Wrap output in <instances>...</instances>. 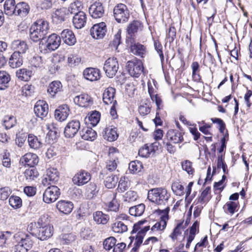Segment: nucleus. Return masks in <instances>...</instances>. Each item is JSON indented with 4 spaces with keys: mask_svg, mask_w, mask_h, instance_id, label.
<instances>
[{
    "mask_svg": "<svg viewBox=\"0 0 252 252\" xmlns=\"http://www.w3.org/2000/svg\"><path fill=\"white\" fill-rule=\"evenodd\" d=\"M49 31V23L44 19L36 20L30 29V37L33 42L43 40Z\"/></svg>",
    "mask_w": 252,
    "mask_h": 252,
    "instance_id": "nucleus-1",
    "label": "nucleus"
},
{
    "mask_svg": "<svg viewBox=\"0 0 252 252\" xmlns=\"http://www.w3.org/2000/svg\"><path fill=\"white\" fill-rule=\"evenodd\" d=\"M31 235L19 232L14 235V239L17 243L13 248L14 252H28L31 249L33 244Z\"/></svg>",
    "mask_w": 252,
    "mask_h": 252,
    "instance_id": "nucleus-2",
    "label": "nucleus"
},
{
    "mask_svg": "<svg viewBox=\"0 0 252 252\" xmlns=\"http://www.w3.org/2000/svg\"><path fill=\"white\" fill-rule=\"evenodd\" d=\"M170 197V193L166 189L157 188L150 189L148 191V199L158 205H165Z\"/></svg>",
    "mask_w": 252,
    "mask_h": 252,
    "instance_id": "nucleus-3",
    "label": "nucleus"
},
{
    "mask_svg": "<svg viewBox=\"0 0 252 252\" xmlns=\"http://www.w3.org/2000/svg\"><path fill=\"white\" fill-rule=\"evenodd\" d=\"M61 43V37L56 34L53 33L49 35L47 39L41 40L39 43L40 51L46 53L57 49Z\"/></svg>",
    "mask_w": 252,
    "mask_h": 252,
    "instance_id": "nucleus-4",
    "label": "nucleus"
},
{
    "mask_svg": "<svg viewBox=\"0 0 252 252\" xmlns=\"http://www.w3.org/2000/svg\"><path fill=\"white\" fill-rule=\"evenodd\" d=\"M45 216L41 217L38 221L39 226L37 236L41 240H45L51 237L53 233V226L43 221Z\"/></svg>",
    "mask_w": 252,
    "mask_h": 252,
    "instance_id": "nucleus-5",
    "label": "nucleus"
},
{
    "mask_svg": "<svg viewBox=\"0 0 252 252\" xmlns=\"http://www.w3.org/2000/svg\"><path fill=\"white\" fill-rule=\"evenodd\" d=\"M113 16L118 23H126L129 18V11L125 4L119 3L113 8Z\"/></svg>",
    "mask_w": 252,
    "mask_h": 252,
    "instance_id": "nucleus-6",
    "label": "nucleus"
},
{
    "mask_svg": "<svg viewBox=\"0 0 252 252\" xmlns=\"http://www.w3.org/2000/svg\"><path fill=\"white\" fill-rule=\"evenodd\" d=\"M60 189L55 186L48 187L43 194V200L46 203H50L56 201L60 195Z\"/></svg>",
    "mask_w": 252,
    "mask_h": 252,
    "instance_id": "nucleus-7",
    "label": "nucleus"
},
{
    "mask_svg": "<svg viewBox=\"0 0 252 252\" xmlns=\"http://www.w3.org/2000/svg\"><path fill=\"white\" fill-rule=\"evenodd\" d=\"M119 68L117 60L115 57L108 58L105 62L103 69L109 78H112L117 73Z\"/></svg>",
    "mask_w": 252,
    "mask_h": 252,
    "instance_id": "nucleus-8",
    "label": "nucleus"
},
{
    "mask_svg": "<svg viewBox=\"0 0 252 252\" xmlns=\"http://www.w3.org/2000/svg\"><path fill=\"white\" fill-rule=\"evenodd\" d=\"M126 69L129 74L134 77H138L143 72L144 67L140 60L128 61L127 63Z\"/></svg>",
    "mask_w": 252,
    "mask_h": 252,
    "instance_id": "nucleus-9",
    "label": "nucleus"
},
{
    "mask_svg": "<svg viewBox=\"0 0 252 252\" xmlns=\"http://www.w3.org/2000/svg\"><path fill=\"white\" fill-rule=\"evenodd\" d=\"M142 24L138 20H134L129 24L126 28V42H131L134 40L135 34L138 31L142 30Z\"/></svg>",
    "mask_w": 252,
    "mask_h": 252,
    "instance_id": "nucleus-10",
    "label": "nucleus"
},
{
    "mask_svg": "<svg viewBox=\"0 0 252 252\" xmlns=\"http://www.w3.org/2000/svg\"><path fill=\"white\" fill-rule=\"evenodd\" d=\"M80 128V122L78 120H72L69 122L64 129V136L72 138L78 133Z\"/></svg>",
    "mask_w": 252,
    "mask_h": 252,
    "instance_id": "nucleus-11",
    "label": "nucleus"
},
{
    "mask_svg": "<svg viewBox=\"0 0 252 252\" xmlns=\"http://www.w3.org/2000/svg\"><path fill=\"white\" fill-rule=\"evenodd\" d=\"M126 43L127 46L129 47L130 52L133 54L141 58L145 57L147 50L144 45L138 42L136 43L135 39L131 42H126Z\"/></svg>",
    "mask_w": 252,
    "mask_h": 252,
    "instance_id": "nucleus-12",
    "label": "nucleus"
},
{
    "mask_svg": "<svg viewBox=\"0 0 252 252\" xmlns=\"http://www.w3.org/2000/svg\"><path fill=\"white\" fill-rule=\"evenodd\" d=\"M159 144L156 142L150 144H147L141 147L138 151V155L143 158H148L154 155L155 152L158 150Z\"/></svg>",
    "mask_w": 252,
    "mask_h": 252,
    "instance_id": "nucleus-13",
    "label": "nucleus"
},
{
    "mask_svg": "<svg viewBox=\"0 0 252 252\" xmlns=\"http://www.w3.org/2000/svg\"><path fill=\"white\" fill-rule=\"evenodd\" d=\"M106 31V24L104 22L94 24L90 30L91 35L95 39L103 38Z\"/></svg>",
    "mask_w": 252,
    "mask_h": 252,
    "instance_id": "nucleus-14",
    "label": "nucleus"
},
{
    "mask_svg": "<svg viewBox=\"0 0 252 252\" xmlns=\"http://www.w3.org/2000/svg\"><path fill=\"white\" fill-rule=\"evenodd\" d=\"M59 179V172L57 169L50 168L46 170L45 177L42 180V184L46 186L49 184L54 183Z\"/></svg>",
    "mask_w": 252,
    "mask_h": 252,
    "instance_id": "nucleus-15",
    "label": "nucleus"
},
{
    "mask_svg": "<svg viewBox=\"0 0 252 252\" xmlns=\"http://www.w3.org/2000/svg\"><path fill=\"white\" fill-rule=\"evenodd\" d=\"M34 112L37 117L43 119L48 114V104L42 100L37 101L34 107Z\"/></svg>",
    "mask_w": 252,
    "mask_h": 252,
    "instance_id": "nucleus-16",
    "label": "nucleus"
},
{
    "mask_svg": "<svg viewBox=\"0 0 252 252\" xmlns=\"http://www.w3.org/2000/svg\"><path fill=\"white\" fill-rule=\"evenodd\" d=\"M91 179V176L88 172L83 170L76 173L72 178V181L75 185L83 186Z\"/></svg>",
    "mask_w": 252,
    "mask_h": 252,
    "instance_id": "nucleus-17",
    "label": "nucleus"
},
{
    "mask_svg": "<svg viewBox=\"0 0 252 252\" xmlns=\"http://www.w3.org/2000/svg\"><path fill=\"white\" fill-rule=\"evenodd\" d=\"M90 15L94 19L101 17L104 12L102 4L99 2H95L92 4L89 9Z\"/></svg>",
    "mask_w": 252,
    "mask_h": 252,
    "instance_id": "nucleus-18",
    "label": "nucleus"
},
{
    "mask_svg": "<svg viewBox=\"0 0 252 252\" xmlns=\"http://www.w3.org/2000/svg\"><path fill=\"white\" fill-rule=\"evenodd\" d=\"M84 78L90 81H95L100 78V71L97 68L89 67L86 68L83 71Z\"/></svg>",
    "mask_w": 252,
    "mask_h": 252,
    "instance_id": "nucleus-19",
    "label": "nucleus"
},
{
    "mask_svg": "<svg viewBox=\"0 0 252 252\" xmlns=\"http://www.w3.org/2000/svg\"><path fill=\"white\" fill-rule=\"evenodd\" d=\"M70 113L68 106L66 104H63L60 106L55 112V118L57 120L60 122L65 120L68 117Z\"/></svg>",
    "mask_w": 252,
    "mask_h": 252,
    "instance_id": "nucleus-20",
    "label": "nucleus"
},
{
    "mask_svg": "<svg viewBox=\"0 0 252 252\" xmlns=\"http://www.w3.org/2000/svg\"><path fill=\"white\" fill-rule=\"evenodd\" d=\"M74 103L80 107H87L90 106L93 101L91 97L86 94H82L74 98Z\"/></svg>",
    "mask_w": 252,
    "mask_h": 252,
    "instance_id": "nucleus-21",
    "label": "nucleus"
},
{
    "mask_svg": "<svg viewBox=\"0 0 252 252\" xmlns=\"http://www.w3.org/2000/svg\"><path fill=\"white\" fill-rule=\"evenodd\" d=\"M20 162L31 167L37 165L39 162L38 156L33 153H29L23 156L20 159Z\"/></svg>",
    "mask_w": 252,
    "mask_h": 252,
    "instance_id": "nucleus-22",
    "label": "nucleus"
},
{
    "mask_svg": "<svg viewBox=\"0 0 252 252\" xmlns=\"http://www.w3.org/2000/svg\"><path fill=\"white\" fill-rule=\"evenodd\" d=\"M56 208L61 213L67 215L71 212L73 204L71 201L61 200L57 203Z\"/></svg>",
    "mask_w": 252,
    "mask_h": 252,
    "instance_id": "nucleus-23",
    "label": "nucleus"
},
{
    "mask_svg": "<svg viewBox=\"0 0 252 252\" xmlns=\"http://www.w3.org/2000/svg\"><path fill=\"white\" fill-rule=\"evenodd\" d=\"M166 137L168 141L174 144L180 143L183 141L182 133L176 129H169L166 133Z\"/></svg>",
    "mask_w": 252,
    "mask_h": 252,
    "instance_id": "nucleus-24",
    "label": "nucleus"
},
{
    "mask_svg": "<svg viewBox=\"0 0 252 252\" xmlns=\"http://www.w3.org/2000/svg\"><path fill=\"white\" fill-rule=\"evenodd\" d=\"M60 37L65 43L69 46L73 45L76 42L74 33L69 29H65L62 31Z\"/></svg>",
    "mask_w": 252,
    "mask_h": 252,
    "instance_id": "nucleus-25",
    "label": "nucleus"
},
{
    "mask_svg": "<svg viewBox=\"0 0 252 252\" xmlns=\"http://www.w3.org/2000/svg\"><path fill=\"white\" fill-rule=\"evenodd\" d=\"M73 24L75 28L80 29L84 27L86 22V15L83 11L76 13L72 19Z\"/></svg>",
    "mask_w": 252,
    "mask_h": 252,
    "instance_id": "nucleus-26",
    "label": "nucleus"
},
{
    "mask_svg": "<svg viewBox=\"0 0 252 252\" xmlns=\"http://www.w3.org/2000/svg\"><path fill=\"white\" fill-rule=\"evenodd\" d=\"M169 209L167 211L162 210V212H164V214L160 217V220L156 222L152 227L151 230L153 231L158 230H164L167 225V221L168 220V213Z\"/></svg>",
    "mask_w": 252,
    "mask_h": 252,
    "instance_id": "nucleus-27",
    "label": "nucleus"
},
{
    "mask_svg": "<svg viewBox=\"0 0 252 252\" xmlns=\"http://www.w3.org/2000/svg\"><path fill=\"white\" fill-rule=\"evenodd\" d=\"M11 48L19 54L23 55L28 49V46L25 41L16 40L13 41L11 43Z\"/></svg>",
    "mask_w": 252,
    "mask_h": 252,
    "instance_id": "nucleus-28",
    "label": "nucleus"
},
{
    "mask_svg": "<svg viewBox=\"0 0 252 252\" xmlns=\"http://www.w3.org/2000/svg\"><path fill=\"white\" fill-rule=\"evenodd\" d=\"M115 94V89L112 87L107 88L104 92L103 94V100L106 104H109L116 103V101L114 100V96Z\"/></svg>",
    "mask_w": 252,
    "mask_h": 252,
    "instance_id": "nucleus-29",
    "label": "nucleus"
},
{
    "mask_svg": "<svg viewBox=\"0 0 252 252\" xmlns=\"http://www.w3.org/2000/svg\"><path fill=\"white\" fill-rule=\"evenodd\" d=\"M104 138L109 141H115L118 137L116 128L112 127H106L102 132Z\"/></svg>",
    "mask_w": 252,
    "mask_h": 252,
    "instance_id": "nucleus-30",
    "label": "nucleus"
},
{
    "mask_svg": "<svg viewBox=\"0 0 252 252\" xmlns=\"http://www.w3.org/2000/svg\"><path fill=\"white\" fill-rule=\"evenodd\" d=\"M23 63V55L17 52H14L9 58V64L12 68H17L22 65Z\"/></svg>",
    "mask_w": 252,
    "mask_h": 252,
    "instance_id": "nucleus-31",
    "label": "nucleus"
},
{
    "mask_svg": "<svg viewBox=\"0 0 252 252\" xmlns=\"http://www.w3.org/2000/svg\"><path fill=\"white\" fill-rule=\"evenodd\" d=\"M149 230V226L145 227L140 231L136 235L134 247L132 249L130 252H137V249L140 246L143 242V238L146 233Z\"/></svg>",
    "mask_w": 252,
    "mask_h": 252,
    "instance_id": "nucleus-32",
    "label": "nucleus"
},
{
    "mask_svg": "<svg viewBox=\"0 0 252 252\" xmlns=\"http://www.w3.org/2000/svg\"><path fill=\"white\" fill-rule=\"evenodd\" d=\"M15 15H20L21 16H26L30 10L29 5L25 2H19L16 5Z\"/></svg>",
    "mask_w": 252,
    "mask_h": 252,
    "instance_id": "nucleus-33",
    "label": "nucleus"
},
{
    "mask_svg": "<svg viewBox=\"0 0 252 252\" xmlns=\"http://www.w3.org/2000/svg\"><path fill=\"white\" fill-rule=\"evenodd\" d=\"M62 84L59 81L52 82L49 85L47 92L52 96H54L58 92H61L62 89Z\"/></svg>",
    "mask_w": 252,
    "mask_h": 252,
    "instance_id": "nucleus-34",
    "label": "nucleus"
},
{
    "mask_svg": "<svg viewBox=\"0 0 252 252\" xmlns=\"http://www.w3.org/2000/svg\"><path fill=\"white\" fill-rule=\"evenodd\" d=\"M32 75V72L26 68L19 69L16 71V76L21 81H28Z\"/></svg>",
    "mask_w": 252,
    "mask_h": 252,
    "instance_id": "nucleus-35",
    "label": "nucleus"
},
{
    "mask_svg": "<svg viewBox=\"0 0 252 252\" xmlns=\"http://www.w3.org/2000/svg\"><path fill=\"white\" fill-rule=\"evenodd\" d=\"M98 192L96 185L94 183H91L87 186L86 189V195L88 199H92L95 197Z\"/></svg>",
    "mask_w": 252,
    "mask_h": 252,
    "instance_id": "nucleus-36",
    "label": "nucleus"
},
{
    "mask_svg": "<svg viewBox=\"0 0 252 252\" xmlns=\"http://www.w3.org/2000/svg\"><path fill=\"white\" fill-rule=\"evenodd\" d=\"M82 137L85 140L93 141L96 136V132L92 128L87 127L86 129H84L81 133Z\"/></svg>",
    "mask_w": 252,
    "mask_h": 252,
    "instance_id": "nucleus-37",
    "label": "nucleus"
},
{
    "mask_svg": "<svg viewBox=\"0 0 252 252\" xmlns=\"http://www.w3.org/2000/svg\"><path fill=\"white\" fill-rule=\"evenodd\" d=\"M93 217L94 220L98 224H106L109 219L108 215L101 211H97L94 213Z\"/></svg>",
    "mask_w": 252,
    "mask_h": 252,
    "instance_id": "nucleus-38",
    "label": "nucleus"
},
{
    "mask_svg": "<svg viewBox=\"0 0 252 252\" xmlns=\"http://www.w3.org/2000/svg\"><path fill=\"white\" fill-rule=\"evenodd\" d=\"M10 80L9 74L5 71H0V90H4Z\"/></svg>",
    "mask_w": 252,
    "mask_h": 252,
    "instance_id": "nucleus-39",
    "label": "nucleus"
},
{
    "mask_svg": "<svg viewBox=\"0 0 252 252\" xmlns=\"http://www.w3.org/2000/svg\"><path fill=\"white\" fill-rule=\"evenodd\" d=\"M183 222L184 221H182L177 223L172 233L170 234L169 237L172 239V241L177 240L178 237L182 234V231L184 229Z\"/></svg>",
    "mask_w": 252,
    "mask_h": 252,
    "instance_id": "nucleus-40",
    "label": "nucleus"
},
{
    "mask_svg": "<svg viewBox=\"0 0 252 252\" xmlns=\"http://www.w3.org/2000/svg\"><path fill=\"white\" fill-rule=\"evenodd\" d=\"M28 142L31 148L38 149L42 146V142L38 138L32 134H29Z\"/></svg>",
    "mask_w": 252,
    "mask_h": 252,
    "instance_id": "nucleus-41",
    "label": "nucleus"
},
{
    "mask_svg": "<svg viewBox=\"0 0 252 252\" xmlns=\"http://www.w3.org/2000/svg\"><path fill=\"white\" fill-rule=\"evenodd\" d=\"M16 5L14 0H6L4 4V12L7 15L15 14Z\"/></svg>",
    "mask_w": 252,
    "mask_h": 252,
    "instance_id": "nucleus-42",
    "label": "nucleus"
},
{
    "mask_svg": "<svg viewBox=\"0 0 252 252\" xmlns=\"http://www.w3.org/2000/svg\"><path fill=\"white\" fill-rule=\"evenodd\" d=\"M38 172L35 168L27 169L24 172V177L28 182L34 180L38 177Z\"/></svg>",
    "mask_w": 252,
    "mask_h": 252,
    "instance_id": "nucleus-43",
    "label": "nucleus"
},
{
    "mask_svg": "<svg viewBox=\"0 0 252 252\" xmlns=\"http://www.w3.org/2000/svg\"><path fill=\"white\" fill-rule=\"evenodd\" d=\"M119 178L116 175H111L107 176L104 180V185L108 189L114 188L118 182Z\"/></svg>",
    "mask_w": 252,
    "mask_h": 252,
    "instance_id": "nucleus-44",
    "label": "nucleus"
},
{
    "mask_svg": "<svg viewBox=\"0 0 252 252\" xmlns=\"http://www.w3.org/2000/svg\"><path fill=\"white\" fill-rule=\"evenodd\" d=\"M112 229L115 233H122L127 230V227L123 222L118 220L113 224Z\"/></svg>",
    "mask_w": 252,
    "mask_h": 252,
    "instance_id": "nucleus-45",
    "label": "nucleus"
},
{
    "mask_svg": "<svg viewBox=\"0 0 252 252\" xmlns=\"http://www.w3.org/2000/svg\"><path fill=\"white\" fill-rule=\"evenodd\" d=\"M144 210L145 205L142 203L130 207L129 209V213L132 216L135 217L140 216L143 214Z\"/></svg>",
    "mask_w": 252,
    "mask_h": 252,
    "instance_id": "nucleus-46",
    "label": "nucleus"
},
{
    "mask_svg": "<svg viewBox=\"0 0 252 252\" xmlns=\"http://www.w3.org/2000/svg\"><path fill=\"white\" fill-rule=\"evenodd\" d=\"M238 202L236 201H228L223 207L225 212L233 215L238 208Z\"/></svg>",
    "mask_w": 252,
    "mask_h": 252,
    "instance_id": "nucleus-47",
    "label": "nucleus"
},
{
    "mask_svg": "<svg viewBox=\"0 0 252 252\" xmlns=\"http://www.w3.org/2000/svg\"><path fill=\"white\" fill-rule=\"evenodd\" d=\"M129 187V183L127 177H122L119 182L117 189L119 192H123L126 190Z\"/></svg>",
    "mask_w": 252,
    "mask_h": 252,
    "instance_id": "nucleus-48",
    "label": "nucleus"
},
{
    "mask_svg": "<svg viewBox=\"0 0 252 252\" xmlns=\"http://www.w3.org/2000/svg\"><path fill=\"white\" fill-rule=\"evenodd\" d=\"M82 8L83 6L81 1L75 0L70 4L68 10L70 13L75 15L76 13L82 11Z\"/></svg>",
    "mask_w": 252,
    "mask_h": 252,
    "instance_id": "nucleus-49",
    "label": "nucleus"
},
{
    "mask_svg": "<svg viewBox=\"0 0 252 252\" xmlns=\"http://www.w3.org/2000/svg\"><path fill=\"white\" fill-rule=\"evenodd\" d=\"M143 167L142 163L138 160L131 161L129 164V169L131 172L136 173L141 171Z\"/></svg>",
    "mask_w": 252,
    "mask_h": 252,
    "instance_id": "nucleus-50",
    "label": "nucleus"
},
{
    "mask_svg": "<svg viewBox=\"0 0 252 252\" xmlns=\"http://www.w3.org/2000/svg\"><path fill=\"white\" fill-rule=\"evenodd\" d=\"M9 203L14 209H18L22 206V201L20 197L11 196L9 199Z\"/></svg>",
    "mask_w": 252,
    "mask_h": 252,
    "instance_id": "nucleus-51",
    "label": "nucleus"
},
{
    "mask_svg": "<svg viewBox=\"0 0 252 252\" xmlns=\"http://www.w3.org/2000/svg\"><path fill=\"white\" fill-rule=\"evenodd\" d=\"M16 119L13 116H5L3 122V126L5 129H8L12 127L16 124Z\"/></svg>",
    "mask_w": 252,
    "mask_h": 252,
    "instance_id": "nucleus-52",
    "label": "nucleus"
},
{
    "mask_svg": "<svg viewBox=\"0 0 252 252\" xmlns=\"http://www.w3.org/2000/svg\"><path fill=\"white\" fill-rule=\"evenodd\" d=\"M173 192L177 195H182L184 193V188L180 183L175 182L171 186Z\"/></svg>",
    "mask_w": 252,
    "mask_h": 252,
    "instance_id": "nucleus-53",
    "label": "nucleus"
},
{
    "mask_svg": "<svg viewBox=\"0 0 252 252\" xmlns=\"http://www.w3.org/2000/svg\"><path fill=\"white\" fill-rule=\"evenodd\" d=\"M100 114L96 111H93L89 116V120L93 126H95L99 122Z\"/></svg>",
    "mask_w": 252,
    "mask_h": 252,
    "instance_id": "nucleus-54",
    "label": "nucleus"
},
{
    "mask_svg": "<svg viewBox=\"0 0 252 252\" xmlns=\"http://www.w3.org/2000/svg\"><path fill=\"white\" fill-rule=\"evenodd\" d=\"M116 242V239L113 237H110L106 239L103 242L104 248L106 250H110L114 247Z\"/></svg>",
    "mask_w": 252,
    "mask_h": 252,
    "instance_id": "nucleus-55",
    "label": "nucleus"
},
{
    "mask_svg": "<svg viewBox=\"0 0 252 252\" xmlns=\"http://www.w3.org/2000/svg\"><path fill=\"white\" fill-rule=\"evenodd\" d=\"M192 163L188 160H186L182 162V169L186 171L189 175L193 174L194 169L192 167Z\"/></svg>",
    "mask_w": 252,
    "mask_h": 252,
    "instance_id": "nucleus-56",
    "label": "nucleus"
},
{
    "mask_svg": "<svg viewBox=\"0 0 252 252\" xmlns=\"http://www.w3.org/2000/svg\"><path fill=\"white\" fill-rule=\"evenodd\" d=\"M66 9L64 8L57 9L56 10L54 15H53L54 18H56L60 22L64 21L65 16Z\"/></svg>",
    "mask_w": 252,
    "mask_h": 252,
    "instance_id": "nucleus-57",
    "label": "nucleus"
},
{
    "mask_svg": "<svg viewBox=\"0 0 252 252\" xmlns=\"http://www.w3.org/2000/svg\"><path fill=\"white\" fill-rule=\"evenodd\" d=\"M81 58L78 55L71 54L68 57V63L69 66H75L81 62Z\"/></svg>",
    "mask_w": 252,
    "mask_h": 252,
    "instance_id": "nucleus-58",
    "label": "nucleus"
},
{
    "mask_svg": "<svg viewBox=\"0 0 252 252\" xmlns=\"http://www.w3.org/2000/svg\"><path fill=\"white\" fill-rule=\"evenodd\" d=\"M154 47L158 54L161 63L164 61V56L162 52V46L158 40L154 41Z\"/></svg>",
    "mask_w": 252,
    "mask_h": 252,
    "instance_id": "nucleus-59",
    "label": "nucleus"
},
{
    "mask_svg": "<svg viewBox=\"0 0 252 252\" xmlns=\"http://www.w3.org/2000/svg\"><path fill=\"white\" fill-rule=\"evenodd\" d=\"M11 193L10 189L9 187H5L0 189V199L6 200Z\"/></svg>",
    "mask_w": 252,
    "mask_h": 252,
    "instance_id": "nucleus-60",
    "label": "nucleus"
},
{
    "mask_svg": "<svg viewBox=\"0 0 252 252\" xmlns=\"http://www.w3.org/2000/svg\"><path fill=\"white\" fill-rule=\"evenodd\" d=\"M176 29L173 27H170L166 33V38L169 42H172L176 36Z\"/></svg>",
    "mask_w": 252,
    "mask_h": 252,
    "instance_id": "nucleus-61",
    "label": "nucleus"
},
{
    "mask_svg": "<svg viewBox=\"0 0 252 252\" xmlns=\"http://www.w3.org/2000/svg\"><path fill=\"white\" fill-rule=\"evenodd\" d=\"M27 137V134L26 133H19L18 134H17L15 140L16 143L19 147H21L25 142Z\"/></svg>",
    "mask_w": 252,
    "mask_h": 252,
    "instance_id": "nucleus-62",
    "label": "nucleus"
},
{
    "mask_svg": "<svg viewBox=\"0 0 252 252\" xmlns=\"http://www.w3.org/2000/svg\"><path fill=\"white\" fill-rule=\"evenodd\" d=\"M138 111L140 115L144 116L150 113L151 107L147 104L141 105L138 108Z\"/></svg>",
    "mask_w": 252,
    "mask_h": 252,
    "instance_id": "nucleus-63",
    "label": "nucleus"
},
{
    "mask_svg": "<svg viewBox=\"0 0 252 252\" xmlns=\"http://www.w3.org/2000/svg\"><path fill=\"white\" fill-rule=\"evenodd\" d=\"M115 159H110L107 162L106 165V169L110 172L115 170L117 166V161Z\"/></svg>",
    "mask_w": 252,
    "mask_h": 252,
    "instance_id": "nucleus-64",
    "label": "nucleus"
}]
</instances>
